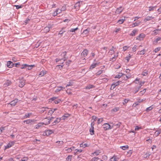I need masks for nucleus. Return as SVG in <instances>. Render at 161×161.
<instances>
[{"label": "nucleus", "mask_w": 161, "mask_h": 161, "mask_svg": "<svg viewBox=\"0 0 161 161\" xmlns=\"http://www.w3.org/2000/svg\"><path fill=\"white\" fill-rule=\"evenodd\" d=\"M74 148V147H72L68 148L67 149H65V151H67L68 153H70L71 152L72 150Z\"/></svg>", "instance_id": "cd10ccee"}, {"label": "nucleus", "mask_w": 161, "mask_h": 161, "mask_svg": "<svg viewBox=\"0 0 161 161\" xmlns=\"http://www.w3.org/2000/svg\"><path fill=\"white\" fill-rule=\"evenodd\" d=\"M46 72L44 71H42L41 72H40V73L39 74V75H40L41 76H43L44 75L46 74Z\"/></svg>", "instance_id": "a19ab883"}, {"label": "nucleus", "mask_w": 161, "mask_h": 161, "mask_svg": "<svg viewBox=\"0 0 161 161\" xmlns=\"http://www.w3.org/2000/svg\"><path fill=\"white\" fill-rule=\"evenodd\" d=\"M107 47H104L101 49V51H102L103 50V53H104V55L107 52Z\"/></svg>", "instance_id": "c85d7f7f"}, {"label": "nucleus", "mask_w": 161, "mask_h": 161, "mask_svg": "<svg viewBox=\"0 0 161 161\" xmlns=\"http://www.w3.org/2000/svg\"><path fill=\"white\" fill-rule=\"evenodd\" d=\"M59 10V9H58L56 10L53 12V16H56L57 14H58V11Z\"/></svg>", "instance_id": "8fccbe9b"}, {"label": "nucleus", "mask_w": 161, "mask_h": 161, "mask_svg": "<svg viewBox=\"0 0 161 161\" xmlns=\"http://www.w3.org/2000/svg\"><path fill=\"white\" fill-rule=\"evenodd\" d=\"M145 37V35L144 34L141 33L136 37V39L141 41Z\"/></svg>", "instance_id": "20e7f679"}, {"label": "nucleus", "mask_w": 161, "mask_h": 161, "mask_svg": "<svg viewBox=\"0 0 161 161\" xmlns=\"http://www.w3.org/2000/svg\"><path fill=\"white\" fill-rule=\"evenodd\" d=\"M156 6H150L149 7V11H153L154 8L156 7Z\"/></svg>", "instance_id": "e2e57ef3"}, {"label": "nucleus", "mask_w": 161, "mask_h": 161, "mask_svg": "<svg viewBox=\"0 0 161 161\" xmlns=\"http://www.w3.org/2000/svg\"><path fill=\"white\" fill-rule=\"evenodd\" d=\"M99 158L98 157H95L94 158H92V160L91 161H97L98 159H99Z\"/></svg>", "instance_id": "338daca9"}, {"label": "nucleus", "mask_w": 161, "mask_h": 161, "mask_svg": "<svg viewBox=\"0 0 161 161\" xmlns=\"http://www.w3.org/2000/svg\"><path fill=\"white\" fill-rule=\"evenodd\" d=\"M90 30V28H88L87 29L84 31L83 33H84L85 34H87L89 32Z\"/></svg>", "instance_id": "473e14b6"}, {"label": "nucleus", "mask_w": 161, "mask_h": 161, "mask_svg": "<svg viewBox=\"0 0 161 161\" xmlns=\"http://www.w3.org/2000/svg\"><path fill=\"white\" fill-rule=\"evenodd\" d=\"M139 22H136L134 23L132 25H131L132 27H134L135 26H138L140 24Z\"/></svg>", "instance_id": "b1692460"}, {"label": "nucleus", "mask_w": 161, "mask_h": 161, "mask_svg": "<svg viewBox=\"0 0 161 161\" xmlns=\"http://www.w3.org/2000/svg\"><path fill=\"white\" fill-rule=\"evenodd\" d=\"M73 82L72 81H69L68 83L66 85V87H67L68 86H72L73 85Z\"/></svg>", "instance_id": "37998d69"}, {"label": "nucleus", "mask_w": 161, "mask_h": 161, "mask_svg": "<svg viewBox=\"0 0 161 161\" xmlns=\"http://www.w3.org/2000/svg\"><path fill=\"white\" fill-rule=\"evenodd\" d=\"M123 75V74L122 73H119V74L116 75L115 77V78H120Z\"/></svg>", "instance_id": "e433bc0d"}, {"label": "nucleus", "mask_w": 161, "mask_h": 161, "mask_svg": "<svg viewBox=\"0 0 161 161\" xmlns=\"http://www.w3.org/2000/svg\"><path fill=\"white\" fill-rule=\"evenodd\" d=\"M64 61H62V62L61 63V64H59L56 65L55 67V68L56 69H59L61 70L63 68V67L64 66Z\"/></svg>", "instance_id": "9d476101"}, {"label": "nucleus", "mask_w": 161, "mask_h": 161, "mask_svg": "<svg viewBox=\"0 0 161 161\" xmlns=\"http://www.w3.org/2000/svg\"><path fill=\"white\" fill-rule=\"evenodd\" d=\"M119 110V108H115L113 109H112L111 111L112 112H116L118 111Z\"/></svg>", "instance_id": "6e6d98bb"}, {"label": "nucleus", "mask_w": 161, "mask_h": 161, "mask_svg": "<svg viewBox=\"0 0 161 161\" xmlns=\"http://www.w3.org/2000/svg\"><path fill=\"white\" fill-rule=\"evenodd\" d=\"M139 89H138V87H137L136 86L134 87L132 92L134 94H136L139 91Z\"/></svg>", "instance_id": "4be33fe9"}, {"label": "nucleus", "mask_w": 161, "mask_h": 161, "mask_svg": "<svg viewBox=\"0 0 161 161\" xmlns=\"http://www.w3.org/2000/svg\"><path fill=\"white\" fill-rule=\"evenodd\" d=\"M54 118L53 117H52L50 119H48L47 118H45L44 119V124L45 125H47L50 124V122H51L52 120V119H53Z\"/></svg>", "instance_id": "7ed1b4c3"}, {"label": "nucleus", "mask_w": 161, "mask_h": 161, "mask_svg": "<svg viewBox=\"0 0 161 161\" xmlns=\"http://www.w3.org/2000/svg\"><path fill=\"white\" fill-rule=\"evenodd\" d=\"M102 126L104 130H110L113 127V126H112V127H111L110 125L107 123L104 124Z\"/></svg>", "instance_id": "f03ea898"}, {"label": "nucleus", "mask_w": 161, "mask_h": 161, "mask_svg": "<svg viewBox=\"0 0 161 161\" xmlns=\"http://www.w3.org/2000/svg\"><path fill=\"white\" fill-rule=\"evenodd\" d=\"M90 134L92 135L94 134V127H91L90 129Z\"/></svg>", "instance_id": "393cba45"}, {"label": "nucleus", "mask_w": 161, "mask_h": 161, "mask_svg": "<svg viewBox=\"0 0 161 161\" xmlns=\"http://www.w3.org/2000/svg\"><path fill=\"white\" fill-rule=\"evenodd\" d=\"M139 54L140 55H144L145 53V50L144 49L139 52Z\"/></svg>", "instance_id": "49530a36"}, {"label": "nucleus", "mask_w": 161, "mask_h": 161, "mask_svg": "<svg viewBox=\"0 0 161 161\" xmlns=\"http://www.w3.org/2000/svg\"><path fill=\"white\" fill-rule=\"evenodd\" d=\"M98 65V64L97 63H93L90 67V69H92L94 68L96 66Z\"/></svg>", "instance_id": "6ab92c4d"}, {"label": "nucleus", "mask_w": 161, "mask_h": 161, "mask_svg": "<svg viewBox=\"0 0 161 161\" xmlns=\"http://www.w3.org/2000/svg\"><path fill=\"white\" fill-rule=\"evenodd\" d=\"M122 78L124 80H126L128 78V77L125 74H123V75L122 76Z\"/></svg>", "instance_id": "72a5a7b5"}, {"label": "nucleus", "mask_w": 161, "mask_h": 161, "mask_svg": "<svg viewBox=\"0 0 161 161\" xmlns=\"http://www.w3.org/2000/svg\"><path fill=\"white\" fill-rule=\"evenodd\" d=\"M94 86L92 85H89L86 87V88L90 89L93 88Z\"/></svg>", "instance_id": "de8ad7c7"}, {"label": "nucleus", "mask_w": 161, "mask_h": 161, "mask_svg": "<svg viewBox=\"0 0 161 161\" xmlns=\"http://www.w3.org/2000/svg\"><path fill=\"white\" fill-rule=\"evenodd\" d=\"M148 74V71L145 70L142 73V75L143 76H146Z\"/></svg>", "instance_id": "09e8293b"}, {"label": "nucleus", "mask_w": 161, "mask_h": 161, "mask_svg": "<svg viewBox=\"0 0 161 161\" xmlns=\"http://www.w3.org/2000/svg\"><path fill=\"white\" fill-rule=\"evenodd\" d=\"M72 158V155H69L66 158V161H71Z\"/></svg>", "instance_id": "2f4dec72"}, {"label": "nucleus", "mask_w": 161, "mask_h": 161, "mask_svg": "<svg viewBox=\"0 0 161 161\" xmlns=\"http://www.w3.org/2000/svg\"><path fill=\"white\" fill-rule=\"evenodd\" d=\"M131 56L130 54H129V55L128 56L126 57L125 59L127 60V62H128L129 61V60L130 59V58H131Z\"/></svg>", "instance_id": "bf43d9fd"}, {"label": "nucleus", "mask_w": 161, "mask_h": 161, "mask_svg": "<svg viewBox=\"0 0 161 161\" xmlns=\"http://www.w3.org/2000/svg\"><path fill=\"white\" fill-rule=\"evenodd\" d=\"M123 150H125L129 148V146L128 145H125L120 147Z\"/></svg>", "instance_id": "a18cd8bd"}, {"label": "nucleus", "mask_w": 161, "mask_h": 161, "mask_svg": "<svg viewBox=\"0 0 161 161\" xmlns=\"http://www.w3.org/2000/svg\"><path fill=\"white\" fill-rule=\"evenodd\" d=\"M61 120V118H57L56 120L52 123L53 125H55L60 122Z\"/></svg>", "instance_id": "dca6fc26"}, {"label": "nucleus", "mask_w": 161, "mask_h": 161, "mask_svg": "<svg viewBox=\"0 0 161 161\" xmlns=\"http://www.w3.org/2000/svg\"><path fill=\"white\" fill-rule=\"evenodd\" d=\"M32 121H33L32 120L29 119H28V120H25L23 122H25L26 124H29L31 123Z\"/></svg>", "instance_id": "58836bf2"}, {"label": "nucleus", "mask_w": 161, "mask_h": 161, "mask_svg": "<svg viewBox=\"0 0 161 161\" xmlns=\"http://www.w3.org/2000/svg\"><path fill=\"white\" fill-rule=\"evenodd\" d=\"M47 108H42L40 109V112L41 113H43L44 111H46V109H47Z\"/></svg>", "instance_id": "5701e85b"}, {"label": "nucleus", "mask_w": 161, "mask_h": 161, "mask_svg": "<svg viewBox=\"0 0 161 161\" xmlns=\"http://www.w3.org/2000/svg\"><path fill=\"white\" fill-rule=\"evenodd\" d=\"M53 132V131L51 130H46L45 131V135L48 136Z\"/></svg>", "instance_id": "0eeeda50"}, {"label": "nucleus", "mask_w": 161, "mask_h": 161, "mask_svg": "<svg viewBox=\"0 0 161 161\" xmlns=\"http://www.w3.org/2000/svg\"><path fill=\"white\" fill-rule=\"evenodd\" d=\"M69 116V114H66L64 115L62 117V119L63 120H65V118H67Z\"/></svg>", "instance_id": "3c124183"}, {"label": "nucleus", "mask_w": 161, "mask_h": 161, "mask_svg": "<svg viewBox=\"0 0 161 161\" xmlns=\"http://www.w3.org/2000/svg\"><path fill=\"white\" fill-rule=\"evenodd\" d=\"M80 147H83V148H85V147H88V146L87 145V144H83V143H82V144H80Z\"/></svg>", "instance_id": "603ef678"}, {"label": "nucleus", "mask_w": 161, "mask_h": 161, "mask_svg": "<svg viewBox=\"0 0 161 161\" xmlns=\"http://www.w3.org/2000/svg\"><path fill=\"white\" fill-rule=\"evenodd\" d=\"M153 108L151 106H150L149 107H148L147 108L146 110V111H147V112H149V111H150Z\"/></svg>", "instance_id": "69168bd1"}, {"label": "nucleus", "mask_w": 161, "mask_h": 161, "mask_svg": "<svg viewBox=\"0 0 161 161\" xmlns=\"http://www.w3.org/2000/svg\"><path fill=\"white\" fill-rule=\"evenodd\" d=\"M137 46L136 45H135L134 47H133L132 48V51L133 52H135L137 50Z\"/></svg>", "instance_id": "13d9d810"}, {"label": "nucleus", "mask_w": 161, "mask_h": 161, "mask_svg": "<svg viewBox=\"0 0 161 161\" xmlns=\"http://www.w3.org/2000/svg\"><path fill=\"white\" fill-rule=\"evenodd\" d=\"M124 8L122 7H120L119 8H118L115 11V13L116 14H120L123 10Z\"/></svg>", "instance_id": "6e6552de"}, {"label": "nucleus", "mask_w": 161, "mask_h": 161, "mask_svg": "<svg viewBox=\"0 0 161 161\" xmlns=\"http://www.w3.org/2000/svg\"><path fill=\"white\" fill-rule=\"evenodd\" d=\"M23 5L22 4H21L20 5H15L14 6V7H15L17 9H18L19 8H21L23 7Z\"/></svg>", "instance_id": "c03bdc74"}, {"label": "nucleus", "mask_w": 161, "mask_h": 161, "mask_svg": "<svg viewBox=\"0 0 161 161\" xmlns=\"http://www.w3.org/2000/svg\"><path fill=\"white\" fill-rule=\"evenodd\" d=\"M19 82V86L21 88L23 87L25 85V81L24 80H20Z\"/></svg>", "instance_id": "f8f14e48"}, {"label": "nucleus", "mask_w": 161, "mask_h": 161, "mask_svg": "<svg viewBox=\"0 0 161 161\" xmlns=\"http://www.w3.org/2000/svg\"><path fill=\"white\" fill-rule=\"evenodd\" d=\"M161 40V37H159L156 38L154 41H153V43L154 45H156L158 43V42Z\"/></svg>", "instance_id": "2eb2a0df"}, {"label": "nucleus", "mask_w": 161, "mask_h": 161, "mask_svg": "<svg viewBox=\"0 0 161 161\" xmlns=\"http://www.w3.org/2000/svg\"><path fill=\"white\" fill-rule=\"evenodd\" d=\"M145 100V99H141L140 98L138 97L137 100L138 101L139 103L143 102Z\"/></svg>", "instance_id": "5fc2aeb1"}, {"label": "nucleus", "mask_w": 161, "mask_h": 161, "mask_svg": "<svg viewBox=\"0 0 161 161\" xmlns=\"http://www.w3.org/2000/svg\"><path fill=\"white\" fill-rule=\"evenodd\" d=\"M100 153V152L99 150H98L95 151L93 154H95L97 156Z\"/></svg>", "instance_id": "052dcab7"}, {"label": "nucleus", "mask_w": 161, "mask_h": 161, "mask_svg": "<svg viewBox=\"0 0 161 161\" xmlns=\"http://www.w3.org/2000/svg\"><path fill=\"white\" fill-rule=\"evenodd\" d=\"M138 30L136 29H134L132 32L130 34V36H135Z\"/></svg>", "instance_id": "4468645a"}, {"label": "nucleus", "mask_w": 161, "mask_h": 161, "mask_svg": "<svg viewBox=\"0 0 161 161\" xmlns=\"http://www.w3.org/2000/svg\"><path fill=\"white\" fill-rule=\"evenodd\" d=\"M14 65L13 63L11 61H8L7 62V66L8 68H12Z\"/></svg>", "instance_id": "ddd939ff"}, {"label": "nucleus", "mask_w": 161, "mask_h": 161, "mask_svg": "<svg viewBox=\"0 0 161 161\" xmlns=\"http://www.w3.org/2000/svg\"><path fill=\"white\" fill-rule=\"evenodd\" d=\"M140 103L139 102L137 101V102H136L134 103L133 105V106H134V107H136V106L137 105H139Z\"/></svg>", "instance_id": "680f3d73"}, {"label": "nucleus", "mask_w": 161, "mask_h": 161, "mask_svg": "<svg viewBox=\"0 0 161 161\" xmlns=\"http://www.w3.org/2000/svg\"><path fill=\"white\" fill-rule=\"evenodd\" d=\"M56 143H58L59 146H62L64 142L63 141H58Z\"/></svg>", "instance_id": "4d7b16f0"}, {"label": "nucleus", "mask_w": 161, "mask_h": 161, "mask_svg": "<svg viewBox=\"0 0 161 161\" xmlns=\"http://www.w3.org/2000/svg\"><path fill=\"white\" fill-rule=\"evenodd\" d=\"M160 30L159 29H156L155 30H154L153 31V35H155L158 34L159 32L158 31H160Z\"/></svg>", "instance_id": "ea45409f"}, {"label": "nucleus", "mask_w": 161, "mask_h": 161, "mask_svg": "<svg viewBox=\"0 0 161 161\" xmlns=\"http://www.w3.org/2000/svg\"><path fill=\"white\" fill-rule=\"evenodd\" d=\"M161 132V129H160L155 132V134L157 136H158Z\"/></svg>", "instance_id": "4c0bfd02"}, {"label": "nucleus", "mask_w": 161, "mask_h": 161, "mask_svg": "<svg viewBox=\"0 0 161 161\" xmlns=\"http://www.w3.org/2000/svg\"><path fill=\"white\" fill-rule=\"evenodd\" d=\"M28 158L27 157H24L21 160L22 161H27L28 160Z\"/></svg>", "instance_id": "774afa93"}, {"label": "nucleus", "mask_w": 161, "mask_h": 161, "mask_svg": "<svg viewBox=\"0 0 161 161\" xmlns=\"http://www.w3.org/2000/svg\"><path fill=\"white\" fill-rule=\"evenodd\" d=\"M31 113H28V114H25L24 116V118H29L30 116L31 115Z\"/></svg>", "instance_id": "f704fd0d"}, {"label": "nucleus", "mask_w": 161, "mask_h": 161, "mask_svg": "<svg viewBox=\"0 0 161 161\" xmlns=\"http://www.w3.org/2000/svg\"><path fill=\"white\" fill-rule=\"evenodd\" d=\"M51 26H47L44 28V31L46 32V33L50 31V29L51 28Z\"/></svg>", "instance_id": "bb28decb"}, {"label": "nucleus", "mask_w": 161, "mask_h": 161, "mask_svg": "<svg viewBox=\"0 0 161 161\" xmlns=\"http://www.w3.org/2000/svg\"><path fill=\"white\" fill-rule=\"evenodd\" d=\"M11 84V82L10 80H7L4 84V85L5 87H6L10 85Z\"/></svg>", "instance_id": "412c9836"}, {"label": "nucleus", "mask_w": 161, "mask_h": 161, "mask_svg": "<svg viewBox=\"0 0 161 161\" xmlns=\"http://www.w3.org/2000/svg\"><path fill=\"white\" fill-rule=\"evenodd\" d=\"M114 47L112 46V49H110L109 52V55H112L114 53Z\"/></svg>", "instance_id": "c756f323"}, {"label": "nucleus", "mask_w": 161, "mask_h": 161, "mask_svg": "<svg viewBox=\"0 0 161 161\" xmlns=\"http://www.w3.org/2000/svg\"><path fill=\"white\" fill-rule=\"evenodd\" d=\"M150 154L149 153H146L144 156V158H149Z\"/></svg>", "instance_id": "79ce46f5"}, {"label": "nucleus", "mask_w": 161, "mask_h": 161, "mask_svg": "<svg viewBox=\"0 0 161 161\" xmlns=\"http://www.w3.org/2000/svg\"><path fill=\"white\" fill-rule=\"evenodd\" d=\"M114 157L115 155H114L111 158L109 161H116Z\"/></svg>", "instance_id": "0e129e2a"}, {"label": "nucleus", "mask_w": 161, "mask_h": 161, "mask_svg": "<svg viewBox=\"0 0 161 161\" xmlns=\"http://www.w3.org/2000/svg\"><path fill=\"white\" fill-rule=\"evenodd\" d=\"M66 52H63L61 54V55L63 57V58L61 59H59V58H56L55 60V61L56 63H58L59 62V61H62V60H63V61L64 62L68 58L67 57H66Z\"/></svg>", "instance_id": "f257e3e1"}, {"label": "nucleus", "mask_w": 161, "mask_h": 161, "mask_svg": "<svg viewBox=\"0 0 161 161\" xmlns=\"http://www.w3.org/2000/svg\"><path fill=\"white\" fill-rule=\"evenodd\" d=\"M62 89H65V87H63L61 86H58L57 87V88L55 90V92H59L61 90H62Z\"/></svg>", "instance_id": "aec40b11"}, {"label": "nucleus", "mask_w": 161, "mask_h": 161, "mask_svg": "<svg viewBox=\"0 0 161 161\" xmlns=\"http://www.w3.org/2000/svg\"><path fill=\"white\" fill-rule=\"evenodd\" d=\"M125 19H121L117 21V23L119 24H122L125 21Z\"/></svg>", "instance_id": "c9c22d12"}, {"label": "nucleus", "mask_w": 161, "mask_h": 161, "mask_svg": "<svg viewBox=\"0 0 161 161\" xmlns=\"http://www.w3.org/2000/svg\"><path fill=\"white\" fill-rule=\"evenodd\" d=\"M14 144V142H10L8 143V144L5 146V149H7L9 148L12 146H13Z\"/></svg>", "instance_id": "423d86ee"}, {"label": "nucleus", "mask_w": 161, "mask_h": 161, "mask_svg": "<svg viewBox=\"0 0 161 161\" xmlns=\"http://www.w3.org/2000/svg\"><path fill=\"white\" fill-rule=\"evenodd\" d=\"M43 124H44V123H39L38 124L36 125V129H38L40 127H41Z\"/></svg>", "instance_id": "7c9ffc66"}, {"label": "nucleus", "mask_w": 161, "mask_h": 161, "mask_svg": "<svg viewBox=\"0 0 161 161\" xmlns=\"http://www.w3.org/2000/svg\"><path fill=\"white\" fill-rule=\"evenodd\" d=\"M18 99H16L11 101L8 104H10L12 106H14L18 102Z\"/></svg>", "instance_id": "1a4fd4ad"}, {"label": "nucleus", "mask_w": 161, "mask_h": 161, "mask_svg": "<svg viewBox=\"0 0 161 161\" xmlns=\"http://www.w3.org/2000/svg\"><path fill=\"white\" fill-rule=\"evenodd\" d=\"M154 17L152 16H147L144 19L143 21L144 22H146L147 21L151 20Z\"/></svg>", "instance_id": "9b49d317"}, {"label": "nucleus", "mask_w": 161, "mask_h": 161, "mask_svg": "<svg viewBox=\"0 0 161 161\" xmlns=\"http://www.w3.org/2000/svg\"><path fill=\"white\" fill-rule=\"evenodd\" d=\"M35 66L34 65H28L27 66V68H26V69L28 70H31L32 69V68Z\"/></svg>", "instance_id": "a878e982"}, {"label": "nucleus", "mask_w": 161, "mask_h": 161, "mask_svg": "<svg viewBox=\"0 0 161 161\" xmlns=\"http://www.w3.org/2000/svg\"><path fill=\"white\" fill-rule=\"evenodd\" d=\"M88 53V51L86 49H85L81 53V56L82 57H85L87 55Z\"/></svg>", "instance_id": "39448f33"}, {"label": "nucleus", "mask_w": 161, "mask_h": 161, "mask_svg": "<svg viewBox=\"0 0 161 161\" xmlns=\"http://www.w3.org/2000/svg\"><path fill=\"white\" fill-rule=\"evenodd\" d=\"M78 29V27H76L75 29H71L69 31H68V32H72L73 33L72 34L73 35H74L75 34V31H77Z\"/></svg>", "instance_id": "f3484780"}, {"label": "nucleus", "mask_w": 161, "mask_h": 161, "mask_svg": "<svg viewBox=\"0 0 161 161\" xmlns=\"http://www.w3.org/2000/svg\"><path fill=\"white\" fill-rule=\"evenodd\" d=\"M74 7L75 9H79L80 7V2L76 3Z\"/></svg>", "instance_id": "a211bd4d"}, {"label": "nucleus", "mask_w": 161, "mask_h": 161, "mask_svg": "<svg viewBox=\"0 0 161 161\" xmlns=\"http://www.w3.org/2000/svg\"><path fill=\"white\" fill-rule=\"evenodd\" d=\"M103 70H100L96 73V75H100L103 72Z\"/></svg>", "instance_id": "864d4df0"}]
</instances>
